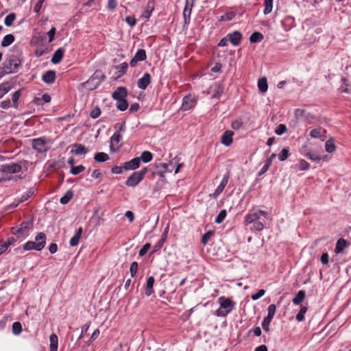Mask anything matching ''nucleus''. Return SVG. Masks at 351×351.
<instances>
[{
	"label": "nucleus",
	"mask_w": 351,
	"mask_h": 351,
	"mask_svg": "<svg viewBox=\"0 0 351 351\" xmlns=\"http://www.w3.org/2000/svg\"><path fill=\"white\" fill-rule=\"evenodd\" d=\"M154 282L155 280L153 276H150L147 278L145 288V294L147 296H150L154 293L153 286Z\"/></svg>",
	"instance_id": "obj_24"
},
{
	"label": "nucleus",
	"mask_w": 351,
	"mask_h": 351,
	"mask_svg": "<svg viewBox=\"0 0 351 351\" xmlns=\"http://www.w3.org/2000/svg\"><path fill=\"white\" fill-rule=\"evenodd\" d=\"M50 341V350L49 351H57L58 346V336L53 333L49 337Z\"/></svg>",
	"instance_id": "obj_26"
},
{
	"label": "nucleus",
	"mask_w": 351,
	"mask_h": 351,
	"mask_svg": "<svg viewBox=\"0 0 351 351\" xmlns=\"http://www.w3.org/2000/svg\"><path fill=\"white\" fill-rule=\"evenodd\" d=\"M85 170V167L83 165H78L71 167V173L73 175H77Z\"/></svg>",
	"instance_id": "obj_45"
},
{
	"label": "nucleus",
	"mask_w": 351,
	"mask_h": 351,
	"mask_svg": "<svg viewBox=\"0 0 351 351\" xmlns=\"http://www.w3.org/2000/svg\"><path fill=\"white\" fill-rule=\"evenodd\" d=\"M21 170V165L16 163L4 164L0 167V171L3 173H16L20 172Z\"/></svg>",
	"instance_id": "obj_9"
},
{
	"label": "nucleus",
	"mask_w": 351,
	"mask_h": 351,
	"mask_svg": "<svg viewBox=\"0 0 351 351\" xmlns=\"http://www.w3.org/2000/svg\"><path fill=\"white\" fill-rule=\"evenodd\" d=\"M125 21L131 27L134 26L136 23V19L134 16H127L125 18Z\"/></svg>",
	"instance_id": "obj_56"
},
{
	"label": "nucleus",
	"mask_w": 351,
	"mask_h": 351,
	"mask_svg": "<svg viewBox=\"0 0 351 351\" xmlns=\"http://www.w3.org/2000/svg\"><path fill=\"white\" fill-rule=\"evenodd\" d=\"M140 158L136 157L130 161L123 163V169L125 171L135 170L140 167Z\"/></svg>",
	"instance_id": "obj_11"
},
{
	"label": "nucleus",
	"mask_w": 351,
	"mask_h": 351,
	"mask_svg": "<svg viewBox=\"0 0 351 351\" xmlns=\"http://www.w3.org/2000/svg\"><path fill=\"white\" fill-rule=\"evenodd\" d=\"M34 193V191L32 190H29L25 194L23 195L20 202H25Z\"/></svg>",
	"instance_id": "obj_61"
},
{
	"label": "nucleus",
	"mask_w": 351,
	"mask_h": 351,
	"mask_svg": "<svg viewBox=\"0 0 351 351\" xmlns=\"http://www.w3.org/2000/svg\"><path fill=\"white\" fill-rule=\"evenodd\" d=\"M151 83V75L148 73H144L143 76L137 82V86L141 90H145Z\"/></svg>",
	"instance_id": "obj_12"
},
{
	"label": "nucleus",
	"mask_w": 351,
	"mask_h": 351,
	"mask_svg": "<svg viewBox=\"0 0 351 351\" xmlns=\"http://www.w3.org/2000/svg\"><path fill=\"white\" fill-rule=\"evenodd\" d=\"M12 88L10 82H3L0 84V99L7 94Z\"/></svg>",
	"instance_id": "obj_25"
},
{
	"label": "nucleus",
	"mask_w": 351,
	"mask_h": 351,
	"mask_svg": "<svg viewBox=\"0 0 351 351\" xmlns=\"http://www.w3.org/2000/svg\"><path fill=\"white\" fill-rule=\"evenodd\" d=\"M213 232L212 231H208L207 232H206L205 234H204L202 237V243L204 244V245H206L208 241H209V239H210V237L213 236Z\"/></svg>",
	"instance_id": "obj_51"
},
{
	"label": "nucleus",
	"mask_w": 351,
	"mask_h": 351,
	"mask_svg": "<svg viewBox=\"0 0 351 351\" xmlns=\"http://www.w3.org/2000/svg\"><path fill=\"white\" fill-rule=\"evenodd\" d=\"M16 19V15L14 13L9 14L4 19V23L6 26L10 27Z\"/></svg>",
	"instance_id": "obj_42"
},
{
	"label": "nucleus",
	"mask_w": 351,
	"mask_h": 351,
	"mask_svg": "<svg viewBox=\"0 0 351 351\" xmlns=\"http://www.w3.org/2000/svg\"><path fill=\"white\" fill-rule=\"evenodd\" d=\"M258 87L261 92L265 93L268 88L267 80L266 77H262L258 81Z\"/></svg>",
	"instance_id": "obj_30"
},
{
	"label": "nucleus",
	"mask_w": 351,
	"mask_h": 351,
	"mask_svg": "<svg viewBox=\"0 0 351 351\" xmlns=\"http://www.w3.org/2000/svg\"><path fill=\"white\" fill-rule=\"evenodd\" d=\"M56 32V29L53 27L50 29V30L47 32V35L49 36V42L51 43L54 39V36Z\"/></svg>",
	"instance_id": "obj_57"
},
{
	"label": "nucleus",
	"mask_w": 351,
	"mask_h": 351,
	"mask_svg": "<svg viewBox=\"0 0 351 351\" xmlns=\"http://www.w3.org/2000/svg\"><path fill=\"white\" fill-rule=\"evenodd\" d=\"M265 293V291L264 289H260L256 293L252 295L251 298L252 300H257L263 296Z\"/></svg>",
	"instance_id": "obj_54"
},
{
	"label": "nucleus",
	"mask_w": 351,
	"mask_h": 351,
	"mask_svg": "<svg viewBox=\"0 0 351 351\" xmlns=\"http://www.w3.org/2000/svg\"><path fill=\"white\" fill-rule=\"evenodd\" d=\"M100 114H101L100 108L98 107H95L91 110V112L90 113V117L92 119H97L100 116Z\"/></svg>",
	"instance_id": "obj_52"
},
{
	"label": "nucleus",
	"mask_w": 351,
	"mask_h": 351,
	"mask_svg": "<svg viewBox=\"0 0 351 351\" xmlns=\"http://www.w3.org/2000/svg\"><path fill=\"white\" fill-rule=\"evenodd\" d=\"M266 219H271L267 212L254 208L245 215V223L246 226L251 224L252 230L261 231L265 227Z\"/></svg>",
	"instance_id": "obj_1"
},
{
	"label": "nucleus",
	"mask_w": 351,
	"mask_h": 351,
	"mask_svg": "<svg viewBox=\"0 0 351 351\" xmlns=\"http://www.w3.org/2000/svg\"><path fill=\"white\" fill-rule=\"evenodd\" d=\"M273 1L274 0H264V14L267 15L271 12L273 9Z\"/></svg>",
	"instance_id": "obj_36"
},
{
	"label": "nucleus",
	"mask_w": 351,
	"mask_h": 351,
	"mask_svg": "<svg viewBox=\"0 0 351 351\" xmlns=\"http://www.w3.org/2000/svg\"><path fill=\"white\" fill-rule=\"evenodd\" d=\"M350 243L343 238L339 239L336 244L335 252L336 254H342L344 250L349 246Z\"/></svg>",
	"instance_id": "obj_16"
},
{
	"label": "nucleus",
	"mask_w": 351,
	"mask_h": 351,
	"mask_svg": "<svg viewBox=\"0 0 351 351\" xmlns=\"http://www.w3.org/2000/svg\"><path fill=\"white\" fill-rule=\"evenodd\" d=\"M295 115L298 117H304V119H306L307 120L314 119L315 118V117L313 114L308 112L306 110H302V109H297L295 110Z\"/></svg>",
	"instance_id": "obj_27"
},
{
	"label": "nucleus",
	"mask_w": 351,
	"mask_h": 351,
	"mask_svg": "<svg viewBox=\"0 0 351 351\" xmlns=\"http://www.w3.org/2000/svg\"><path fill=\"white\" fill-rule=\"evenodd\" d=\"M219 308L216 311V315L218 317H226L230 313L233 307L234 303L228 298L223 296L219 298Z\"/></svg>",
	"instance_id": "obj_3"
},
{
	"label": "nucleus",
	"mask_w": 351,
	"mask_h": 351,
	"mask_svg": "<svg viewBox=\"0 0 351 351\" xmlns=\"http://www.w3.org/2000/svg\"><path fill=\"white\" fill-rule=\"evenodd\" d=\"M224 188L221 187L220 185H218L217 189L215 190L213 196L214 198H217L223 191Z\"/></svg>",
	"instance_id": "obj_63"
},
{
	"label": "nucleus",
	"mask_w": 351,
	"mask_h": 351,
	"mask_svg": "<svg viewBox=\"0 0 351 351\" xmlns=\"http://www.w3.org/2000/svg\"><path fill=\"white\" fill-rule=\"evenodd\" d=\"M14 40H15V38H14V36L13 34H7L3 37L1 45L3 47H7L10 46L11 44H12L14 43Z\"/></svg>",
	"instance_id": "obj_28"
},
{
	"label": "nucleus",
	"mask_w": 351,
	"mask_h": 351,
	"mask_svg": "<svg viewBox=\"0 0 351 351\" xmlns=\"http://www.w3.org/2000/svg\"><path fill=\"white\" fill-rule=\"evenodd\" d=\"M151 247V245L149 243H146L145 245H144L143 246V247L139 250V256H144L147 252V251L149 250Z\"/></svg>",
	"instance_id": "obj_55"
},
{
	"label": "nucleus",
	"mask_w": 351,
	"mask_h": 351,
	"mask_svg": "<svg viewBox=\"0 0 351 351\" xmlns=\"http://www.w3.org/2000/svg\"><path fill=\"white\" fill-rule=\"evenodd\" d=\"M223 91V87L220 84H216L212 95V98H219Z\"/></svg>",
	"instance_id": "obj_37"
},
{
	"label": "nucleus",
	"mask_w": 351,
	"mask_h": 351,
	"mask_svg": "<svg viewBox=\"0 0 351 351\" xmlns=\"http://www.w3.org/2000/svg\"><path fill=\"white\" fill-rule=\"evenodd\" d=\"M289 156V149L287 147L283 148L278 154V159L280 161H284L287 159Z\"/></svg>",
	"instance_id": "obj_43"
},
{
	"label": "nucleus",
	"mask_w": 351,
	"mask_h": 351,
	"mask_svg": "<svg viewBox=\"0 0 351 351\" xmlns=\"http://www.w3.org/2000/svg\"><path fill=\"white\" fill-rule=\"evenodd\" d=\"M243 125V121L241 119H238L232 122L231 127L232 129L237 130H239Z\"/></svg>",
	"instance_id": "obj_50"
},
{
	"label": "nucleus",
	"mask_w": 351,
	"mask_h": 351,
	"mask_svg": "<svg viewBox=\"0 0 351 351\" xmlns=\"http://www.w3.org/2000/svg\"><path fill=\"white\" fill-rule=\"evenodd\" d=\"M73 197V192L71 191H68L64 196H62L60 199V202L62 204H67Z\"/></svg>",
	"instance_id": "obj_41"
},
{
	"label": "nucleus",
	"mask_w": 351,
	"mask_h": 351,
	"mask_svg": "<svg viewBox=\"0 0 351 351\" xmlns=\"http://www.w3.org/2000/svg\"><path fill=\"white\" fill-rule=\"evenodd\" d=\"M234 135V132L231 130H226L223 132V134L221 136V143L226 146L228 147L232 145V136Z\"/></svg>",
	"instance_id": "obj_13"
},
{
	"label": "nucleus",
	"mask_w": 351,
	"mask_h": 351,
	"mask_svg": "<svg viewBox=\"0 0 351 351\" xmlns=\"http://www.w3.org/2000/svg\"><path fill=\"white\" fill-rule=\"evenodd\" d=\"M134 57L139 62L143 61L147 58L146 52L144 49H138Z\"/></svg>",
	"instance_id": "obj_39"
},
{
	"label": "nucleus",
	"mask_w": 351,
	"mask_h": 351,
	"mask_svg": "<svg viewBox=\"0 0 351 351\" xmlns=\"http://www.w3.org/2000/svg\"><path fill=\"white\" fill-rule=\"evenodd\" d=\"M45 0H38L34 8V11L36 13H38L43 6Z\"/></svg>",
	"instance_id": "obj_62"
},
{
	"label": "nucleus",
	"mask_w": 351,
	"mask_h": 351,
	"mask_svg": "<svg viewBox=\"0 0 351 351\" xmlns=\"http://www.w3.org/2000/svg\"><path fill=\"white\" fill-rule=\"evenodd\" d=\"M117 108L121 111H125L128 107V104L125 99L117 100L116 104Z\"/></svg>",
	"instance_id": "obj_40"
},
{
	"label": "nucleus",
	"mask_w": 351,
	"mask_h": 351,
	"mask_svg": "<svg viewBox=\"0 0 351 351\" xmlns=\"http://www.w3.org/2000/svg\"><path fill=\"white\" fill-rule=\"evenodd\" d=\"M196 101L197 100L195 97L191 95L184 97L182 99V103L180 108L181 110L186 111L191 110L195 106Z\"/></svg>",
	"instance_id": "obj_8"
},
{
	"label": "nucleus",
	"mask_w": 351,
	"mask_h": 351,
	"mask_svg": "<svg viewBox=\"0 0 351 351\" xmlns=\"http://www.w3.org/2000/svg\"><path fill=\"white\" fill-rule=\"evenodd\" d=\"M140 158V162L143 161L145 163L149 162L153 159V154L149 151H144L142 152Z\"/></svg>",
	"instance_id": "obj_32"
},
{
	"label": "nucleus",
	"mask_w": 351,
	"mask_h": 351,
	"mask_svg": "<svg viewBox=\"0 0 351 351\" xmlns=\"http://www.w3.org/2000/svg\"><path fill=\"white\" fill-rule=\"evenodd\" d=\"M32 147L37 152L40 154H46L50 149V140L47 141L44 137H40L32 139Z\"/></svg>",
	"instance_id": "obj_5"
},
{
	"label": "nucleus",
	"mask_w": 351,
	"mask_h": 351,
	"mask_svg": "<svg viewBox=\"0 0 351 351\" xmlns=\"http://www.w3.org/2000/svg\"><path fill=\"white\" fill-rule=\"evenodd\" d=\"M234 17L233 12H228L221 16V21H231Z\"/></svg>",
	"instance_id": "obj_59"
},
{
	"label": "nucleus",
	"mask_w": 351,
	"mask_h": 351,
	"mask_svg": "<svg viewBox=\"0 0 351 351\" xmlns=\"http://www.w3.org/2000/svg\"><path fill=\"white\" fill-rule=\"evenodd\" d=\"M308 310V307L306 306H302L300 308V311L296 315V319L298 322H302L304 319V315Z\"/></svg>",
	"instance_id": "obj_38"
},
{
	"label": "nucleus",
	"mask_w": 351,
	"mask_h": 351,
	"mask_svg": "<svg viewBox=\"0 0 351 351\" xmlns=\"http://www.w3.org/2000/svg\"><path fill=\"white\" fill-rule=\"evenodd\" d=\"M19 60L16 57H12L6 60L3 62L2 73L8 74L15 73L19 66Z\"/></svg>",
	"instance_id": "obj_6"
},
{
	"label": "nucleus",
	"mask_w": 351,
	"mask_h": 351,
	"mask_svg": "<svg viewBox=\"0 0 351 351\" xmlns=\"http://www.w3.org/2000/svg\"><path fill=\"white\" fill-rule=\"evenodd\" d=\"M82 232L83 229L81 227L77 230L75 234L70 239L69 244L71 246L74 247L78 245L80 239L82 237Z\"/></svg>",
	"instance_id": "obj_23"
},
{
	"label": "nucleus",
	"mask_w": 351,
	"mask_h": 351,
	"mask_svg": "<svg viewBox=\"0 0 351 351\" xmlns=\"http://www.w3.org/2000/svg\"><path fill=\"white\" fill-rule=\"evenodd\" d=\"M193 4H190L188 3H185V5L183 10V18L184 22L185 24H189L191 21V14L192 12V9L193 8Z\"/></svg>",
	"instance_id": "obj_15"
},
{
	"label": "nucleus",
	"mask_w": 351,
	"mask_h": 351,
	"mask_svg": "<svg viewBox=\"0 0 351 351\" xmlns=\"http://www.w3.org/2000/svg\"><path fill=\"white\" fill-rule=\"evenodd\" d=\"M147 171V167H144L138 171L132 173L125 181L126 186L130 187L137 186L143 180Z\"/></svg>",
	"instance_id": "obj_4"
},
{
	"label": "nucleus",
	"mask_w": 351,
	"mask_h": 351,
	"mask_svg": "<svg viewBox=\"0 0 351 351\" xmlns=\"http://www.w3.org/2000/svg\"><path fill=\"white\" fill-rule=\"evenodd\" d=\"M309 136L312 138H319L324 141L326 140V130L322 127H317L310 132Z\"/></svg>",
	"instance_id": "obj_10"
},
{
	"label": "nucleus",
	"mask_w": 351,
	"mask_h": 351,
	"mask_svg": "<svg viewBox=\"0 0 351 351\" xmlns=\"http://www.w3.org/2000/svg\"><path fill=\"white\" fill-rule=\"evenodd\" d=\"M326 151L328 153H332L336 149L335 141L333 138H330L326 141L325 143Z\"/></svg>",
	"instance_id": "obj_33"
},
{
	"label": "nucleus",
	"mask_w": 351,
	"mask_h": 351,
	"mask_svg": "<svg viewBox=\"0 0 351 351\" xmlns=\"http://www.w3.org/2000/svg\"><path fill=\"white\" fill-rule=\"evenodd\" d=\"M226 215H227L226 210L224 209L221 210L219 212V213L218 214V215L217 216V217L215 219V222L217 223H221L226 218Z\"/></svg>",
	"instance_id": "obj_48"
},
{
	"label": "nucleus",
	"mask_w": 351,
	"mask_h": 351,
	"mask_svg": "<svg viewBox=\"0 0 351 351\" xmlns=\"http://www.w3.org/2000/svg\"><path fill=\"white\" fill-rule=\"evenodd\" d=\"M154 8L155 5L154 0H149L146 5L145 9L141 15V17L148 19L151 16Z\"/></svg>",
	"instance_id": "obj_18"
},
{
	"label": "nucleus",
	"mask_w": 351,
	"mask_h": 351,
	"mask_svg": "<svg viewBox=\"0 0 351 351\" xmlns=\"http://www.w3.org/2000/svg\"><path fill=\"white\" fill-rule=\"evenodd\" d=\"M22 330V326L20 322H16L12 324V332L14 335H19Z\"/></svg>",
	"instance_id": "obj_46"
},
{
	"label": "nucleus",
	"mask_w": 351,
	"mask_h": 351,
	"mask_svg": "<svg viewBox=\"0 0 351 351\" xmlns=\"http://www.w3.org/2000/svg\"><path fill=\"white\" fill-rule=\"evenodd\" d=\"M42 80L47 84H52L56 80V72L53 71H47L43 76Z\"/></svg>",
	"instance_id": "obj_21"
},
{
	"label": "nucleus",
	"mask_w": 351,
	"mask_h": 351,
	"mask_svg": "<svg viewBox=\"0 0 351 351\" xmlns=\"http://www.w3.org/2000/svg\"><path fill=\"white\" fill-rule=\"evenodd\" d=\"M29 225L30 223L29 221H23L19 227L13 228L12 232L15 235L24 234L29 228Z\"/></svg>",
	"instance_id": "obj_20"
},
{
	"label": "nucleus",
	"mask_w": 351,
	"mask_h": 351,
	"mask_svg": "<svg viewBox=\"0 0 351 351\" xmlns=\"http://www.w3.org/2000/svg\"><path fill=\"white\" fill-rule=\"evenodd\" d=\"M21 96V90H18L12 95V101L13 102V107H18V100Z\"/></svg>",
	"instance_id": "obj_44"
},
{
	"label": "nucleus",
	"mask_w": 351,
	"mask_h": 351,
	"mask_svg": "<svg viewBox=\"0 0 351 351\" xmlns=\"http://www.w3.org/2000/svg\"><path fill=\"white\" fill-rule=\"evenodd\" d=\"M94 159L98 162H103L107 161L109 159V156L104 152H97L95 155Z\"/></svg>",
	"instance_id": "obj_35"
},
{
	"label": "nucleus",
	"mask_w": 351,
	"mask_h": 351,
	"mask_svg": "<svg viewBox=\"0 0 351 351\" xmlns=\"http://www.w3.org/2000/svg\"><path fill=\"white\" fill-rule=\"evenodd\" d=\"M128 95V91L125 87L120 86L117 88L112 93V98L117 100L124 99Z\"/></svg>",
	"instance_id": "obj_14"
},
{
	"label": "nucleus",
	"mask_w": 351,
	"mask_h": 351,
	"mask_svg": "<svg viewBox=\"0 0 351 351\" xmlns=\"http://www.w3.org/2000/svg\"><path fill=\"white\" fill-rule=\"evenodd\" d=\"M41 101L39 102L40 104H43V103H49L51 101V97L48 94H43L40 99H38Z\"/></svg>",
	"instance_id": "obj_58"
},
{
	"label": "nucleus",
	"mask_w": 351,
	"mask_h": 351,
	"mask_svg": "<svg viewBox=\"0 0 351 351\" xmlns=\"http://www.w3.org/2000/svg\"><path fill=\"white\" fill-rule=\"evenodd\" d=\"M46 245V235L43 232L38 233L36 238L35 241H29L23 245V250H42Z\"/></svg>",
	"instance_id": "obj_2"
},
{
	"label": "nucleus",
	"mask_w": 351,
	"mask_h": 351,
	"mask_svg": "<svg viewBox=\"0 0 351 351\" xmlns=\"http://www.w3.org/2000/svg\"><path fill=\"white\" fill-rule=\"evenodd\" d=\"M264 38L263 35L258 32H254L250 37V41L252 43H256L262 41Z\"/></svg>",
	"instance_id": "obj_31"
},
{
	"label": "nucleus",
	"mask_w": 351,
	"mask_h": 351,
	"mask_svg": "<svg viewBox=\"0 0 351 351\" xmlns=\"http://www.w3.org/2000/svg\"><path fill=\"white\" fill-rule=\"evenodd\" d=\"M64 54V49H63L62 48H58L54 52V53L52 56V58H51V62L55 64L60 63L63 58Z\"/></svg>",
	"instance_id": "obj_22"
},
{
	"label": "nucleus",
	"mask_w": 351,
	"mask_h": 351,
	"mask_svg": "<svg viewBox=\"0 0 351 351\" xmlns=\"http://www.w3.org/2000/svg\"><path fill=\"white\" fill-rule=\"evenodd\" d=\"M121 139L122 136L120 134V133H119L118 132H114V134L110 138V149H112L113 146L117 145Z\"/></svg>",
	"instance_id": "obj_34"
},
{
	"label": "nucleus",
	"mask_w": 351,
	"mask_h": 351,
	"mask_svg": "<svg viewBox=\"0 0 351 351\" xmlns=\"http://www.w3.org/2000/svg\"><path fill=\"white\" fill-rule=\"evenodd\" d=\"M88 149L82 144L75 143L72 145L71 153L75 155H82L88 153Z\"/></svg>",
	"instance_id": "obj_17"
},
{
	"label": "nucleus",
	"mask_w": 351,
	"mask_h": 351,
	"mask_svg": "<svg viewBox=\"0 0 351 351\" xmlns=\"http://www.w3.org/2000/svg\"><path fill=\"white\" fill-rule=\"evenodd\" d=\"M287 132V127L284 124H279L275 129V133L278 135H282Z\"/></svg>",
	"instance_id": "obj_49"
},
{
	"label": "nucleus",
	"mask_w": 351,
	"mask_h": 351,
	"mask_svg": "<svg viewBox=\"0 0 351 351\" xmlns=\"http://www.w3.org/2000/svg\"><path fill=\"white\" fill-rule=\"evenodd\" d=\"M227 36L228 37L229 41L234 46L239 45L242 38L241 34L238 31L228 34Z\"/></svg>",
	"instance_id": "obj_19"
},
{
	"label": "nucleus",
	"mask_w": 351,
	"mask_h": 351,
	"mask_svg": "<svg viewBox=\"0 0 351 351\" xmlns=\"http://www.w3.org/2000/svg\"><path fill=\"white\" fill-rule=\"evenodd\" d=\"M128 68V64L126 62H123L120 64L118 66L119 71L121 73H125Z\"/></svg>",
	"instance_id": "obj_64"
},
{
	"label": "nucleus",
	"mask_w": 351,
	"mask_h": 351,
	"mask_svg": "<svg viewBox=\"0 0 351 351\" xmlns=\"http://www.w3.org/2000/svg\"><path fill=\"white\" fill-rule=\"evenodd\" d=\"M305 295V291L304 290H300L295 298L292 300L293 303L295 305L300 304L304 301Z\"/></svg>",
	"instance_id": "obj_29"
},
{
	"label": "nucleus",
	"mask_w": 351,
	"mask_h": 351,
	"mask_svg": "<svg viewBox=\"0 0 351 351\" xmlns=\"http://www.w3.org/2000/svg\"><path fill=\"white\" fill-rule=\"evenodd\" d=\"M309 168V163L304 160H300L299 162V169L301 171L307 170Z\"/></svg>",
	"instance_id": "obj_53"
},
{
	"label": "nucleus",
	"mask_w": 351,
	"mask_h": 351,
	"mask_svg": "<svg viewBox=\"0 0 351 351\" xmlns=\"http://www.w3.org/2000/svg\"><path fill=\"white\" fill-rule=\"evenodd\" d=\"M276 306L275 304H270L269 305L267 308L268 314L267 316L265 317L262 322V327L264 330L268 331L269 330V326L270 322H271V319H273L275 313H276Z\"/></svg>",
	"instance_id": "obj_7"
},
{
	"label": "nucleus",
	"mask_w": 351,
	"mask_h": 351,
	"mask_svg": "<svg viewBox=\"0 0 351 351\" xmlns=\"http://www.w3.org/2000/svg\"><path fill=\"white\" fill-rule=\"evenodd\" d=\"M123 169H124L123 166V167L114 166L112 168L111 171L112 173H114V174H121L123 173Z\"/></svg>",
	"instance_id": "obj_60"
},
{
	"label": "nucleus",
	"mask_w": 351,
	"mask_h": 351,
	"mask_svg": "<svg viewBox=\"0 0 351 351\" xmlns=\"http://www.w3.org/2000/svg\"><path fill=\"white\" fill-rule=\"evenodd\" d=\"M138 263L136 261H134L131 263L130 267V272L131 277L133 278L136 276L137 271H138Z\"/></svg>",
	"instance_id": "obj_47"
}]
</instances>
